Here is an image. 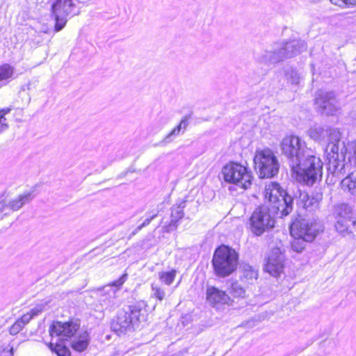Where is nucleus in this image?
Instances as JSON below:
<instances>
[{"mask_svg":"<svg viewBox=\"0 0 356 356\" xmlns=\"http://www.w3.org/2000/svg\"><path fill=\"white\" fill-rule=\"evenodd\" d=\"M264 196L267 202L256 208L249 220L250 229L256 236L271 229L275 225V216L283 218L293 209V197L276 182L266 186Z\"/></svg>","mask_w":356,"mask_h":356,"instance_id":"nucleus-1","label":"nucleus"},{"mask_svg":"<svg viewBox=\"0 0 356 356\" xmlns=\"http://www.w3.org/2000/svg\"><path fill=\"white\" fill-rule=\"evenodd\" d=\"M292 172L299 182L312 186L322 176L323 163L311 154L306 143L296 136H286L280 144Z\"/></svg>","mask_w":356,"mask_h":356,"instance_id":"nucleus-2","label":"nucleus"},{"mask_svg":"<svg viewBox=\"0 0 356 356\" xmlns=\"http://www.w3.org/2000/svg\"><path fill=\"white\" fill-rule=\"evenodd\" d=\"M306 49V43L301 40L276 42L270 49L257 54L255 58L257 62L269 65L296 56Z\"/></svg>","mask_w":356,"mask_h":356,"instance_id":"nucleus-3","label":"nucleus"},{"mask_svg":"<svg viewBox=\"0 0 356 356\" xmlns=\"http://www.w3.org/2000/svg\"><path fill=\"white\" fill-rule=\"evenodd\" d=\"M145 307L141 301L130 305L128 311H120L112 321V330L118 334L134 330L145 320Z\"/></svg>","mask_w":356,"mask_h":356,"instance_id":"nucleus-4","label":"nucleus"},{"mask_svg":"<svg viewBox=\"0 0 356 356\" xmlns=\"http://www.w3.org/2000/svg\"><path fill=\"white\" fill-rule=\"evenodd\" d=\"M214 274L218 277H226L237 268L238 254L227 245H222L216 249L212 259Z\"/></svg>","mask_w":356,"mask_h":356,"instance_id":"nucleus-5","label":"nucleus"},{"mask_svg":"<svg viewBox=\"0 0 356 356\" xmlns=\"http://www.w3.org/2000/svg\"><path fill=\"white\" fill-rule=\"evenodd\" d=\"M254 163L255 170L261 178L273 177L279 172V161L270 149L257 151Z\"/></svg>","mask_w":356,"mask_h":356,"instance_id":"nucleus-6","label":"nucleus"},{"mask_svg":"<svg viewBox=\"0 0 356 356\" xmlns=\"http://www.w3.org/2000/svg\"><path fill=\"white\" fill-rule=\"evenodd\" d=\"M74 0H51V13L55 19V31H61L71 17L79 13Z\"/></svg>","mask_w":356,"mask_h":356,"instance_id":"nucleus-7","label":"nucleus"},{"mask_svg":"<svg viewBox=\"0 0 356 356\" xmlns=\"http://www.w3.org/2000/svg\"><path fill=\"white\" fill-rule=\"evenodd\" d=\"M225 181L232 183L242 188L247 189L252 184V177L243 165L232 163L222 168Z\"/></svg>","mask_w":356,"mask_h":356,"instance_id":"nucleus-8","label":"nucleus"},{"mask_svg":"<svg viewBox=\"0 0 356 356\" xmlns=\"http://www.w3.org/2000/svg\"><path fill=\"white\" fill-rule=\"evenodd\" d=\"M323 230L321 222L316 219H302L293 222L290 226L291 236L302 237L312 242Z\"/></svg>","mask_w":356,"mask_h":356,"instance_id":"nucleus-9","label":"nucleus"},{"mask_svg":"<svg viewBox=\"0 0 356 356\" xmlns=\"http://www.w3.org/2000/svg\"><path fill=\"white\" fill-rule=\"evenodd\" d=\"M334 216L336 218V230L346 236L356 230V218L353 216L350 207L346 204L335 207Z\"/></svg>","mask_w":356,"mask_h":356,"instance_id":"nucleus-10","label":"nucleus"},{"mask_svg":"<svg viewBox=\"0 0 356 356\" xmlns=\"http://www.w3.org/2000/svg\"><path fill=\"white\" fill-rule=\"evenodd\" d=\"M326 151L327 152V170L328 175L341 178L346 172V162L343 152L339 154V143H328Z\"/></svg>","mask_w":356,"mask_h":356,"instance_id":"nucleus-11","label":"nucleus"},{"mask_svg":"<svg viewBox=\"0 0 356 356\" xmlns=\"http://www.w3.org/2000/svg\"><path fill=\"white\" fill-rule=\"evenodd\" d=\"M296 204L299 209H302L307 213H313L320 209L323 200V193L315 191L309 195L305 191H298V195L296 196Z\"/></svg>","mask_w":356,"mask_h":356,"instance_id":"nucleus-12","label":"nucleus"},{"mask_svg":"<svg viewBox=\"0 0 356 356\" xmlns=\"http://www.w3.org/2000/svg\"><path fill=\"white\" fill-rule=\"evenodd\" d=\"M79 328V323L74 321H54L50 325L49 332L52 339L57 337L58 341H64L73 337Z\"/></svg>","mask_w":356,"mask_h":356,"instance_id":"nucleus-13","label":"nucleus"},{"mask_svg":"<svg viewBox=\"0 0 356 356\" xmlns=\"http://www.w3.org/2000/svg\"><path fill=\"white\" fill-rule=\"evenodd\" d=\"M318 110L325 115H334L337 111V101L334 92L318 91L315 99Z\"/></svg>","mask_w":356,"mask_h":356,"instance_id":"nucleus-14","label":"nucleus"},{"mask_svg":"<svg viewBox=\"0 0 356 356\" xmlns=\"http://www.w3.org/2000/svg\"><path fill=\"white\" fill-rule=\"evenodd\" d=\"M284 255L280 248H273L269 253L264 270L273 277H278L283 272Z\"/></svg>","mask_w":356,"mask_h":356,"instance_id":"nucleus-15","label":"nucleus"},{"mask_svg":"<svg viewBox=\"0 0 356 356\" xmlns=\"http://www.w3.org/2000/svg\"><path fill=\"white\" fill-rule=\"evenodd\" d=\"M207 300L213 307H218L221 305L229 304L231 298L225 291L215 286H209L207 289Z\"/></svg>","mask_w":356,"mask_h":356,"instance_id":"nucleus-16","label":"nucleus"},{"mask_svg":"<svg viewBox=\"0 0 356 356\" xmlns=\"http://www.w3.org/2000/svg\"><path fill=\"white\" fill-rule=\"evenodd\" d=\"M128 277L127 273H124L118 280L113 281L111 284L103 287L102 291L105 293H108V304H114V300L116 297V291L125 282Z\"/></svg>","mask_w":356,"mask_h":356,"instance_id":"nucleus-17","label":"nucleus"},{"mask_svg":"<svg viewBox=\"0 0 356 356\" xmlns=\"http://www.w3.org/2000/svg\"><path fill=\"white\" fill-rule=\"evenodd\" d=\"M241 273L240 279L244 284H252L258 278V270L248 264L242 265Z\"/></svg>","mask_w":356,"mask_h":356,"instance_id":"nucleus-18","label":"nucleus"},{"mask_svg":"<svg viewBox=\"0 0 356 356\" xmlns=\"http://www.w3.org/2000/svg\"><path fill=\"white\" fill-rule=\"evenodd\" d=\"M89 334L85 331L80 333L71 342V347L77 352H83L89 344Z\"/></svg>","mask_w":356,"mask_h":356,"instance_id":"nucleus-19","label":"nucleus"},{"mask_svg":"<svg viewBox=\"0 0 356 356\" xmlns=\"http://www.w3.org/2000/svg\"><path fill=\"white\" fill-rule=\"evenodd\" d=\"M188 116H184L179 124L175 127L164 138L163 141L165 143H170L172 141L174 138L178 136L180 134H183L186 130L188 126Z\"/></svg>","mask_w":356,"mask_h":356,"instance_id":"nucleus-20","label":"nucleus"},{"mask_svg":"<svg viewBox=\"0 0 356 356\" xmlns=\"http://www.w3.org/2000/svg\"><path fill=\"white\" fill-rule=\"evenodd\" d=\"M185 202H182L178 206L173 207L171 212V220L168 225V230L171 231L177 227V222L184 217V209Z\"/></svg>","mask_w":356,"mask_h":356,"instance_id":"nucleus-21","label":"nucleus"},{"mask_svg":"<svg viewBox=\"0 0 356 356\" xmlns=\"http://www.w3.org/2000/svg\"><path fill=\"white\" fill-rule=\"evenodd\" d=\"M32 199L33 195L31 193L20 195L17 198L8 202V209L13 211H17Z\"/></svg>","mask_w":356,"mask_h":356,"instance_id":"nucleus-22","label":"nucleus"},{"mask_svg":"<svg viewBox=\"0 0 356 356\" xmlns=\"http://www.w3.org/2000/svg\"><path fill=\"white\" fill-rule=\"evenodd\" d=\"M14 74V68L8 64L0 66V88L6 85Z\"/></svg>","mask_w":356,"mask_h":356,"instance_id":"nucleus-23","label":"nucleus"},{"mask_svg":"<svg viewBox=\"0 0 356 356\" xmlns=\"http://www.w3.org/2000/svg\"><path fill=\"white\" fill-rule=\"evenodd\" d=\"M341 188L347 189L350 193L356 194V171L352 172L346 177L342 179Z\"/></svg>","mask_w":356,"mask_h":356,"instance_id":"nucleus-24","label":"nucleus"},{"mask_svg":"<svg viewBox=\"0 0 356 356\" xmlns=\"http://www.w3.org/2000/svg\"><path fill=\"white\" fill-rule=\"evenodd\" d=\"M152 292L150 297L159 301H162L165 297V289L157 283H152L151 285Z\"/></svg>","mask_w":356,"mask_h":356,"instance_id":"nucleus-25","label":"nucleus"},{"mask_svg":"<svg viewBox=\"0 0 356 356\" xmlns=\"http://www.w3.org/2000/svg\"><path fill=\"white\" fill-rule=\"evenodd\" d=\"M230 293L235 298H245L246 291L245 289L238 282H234L229 288Z\"/></svg>","mask_w":356,"mask_h":356,"instance_id":"nucleus-26","label":"nucleus"},{"mask_svg":"<svg viewBox=\"0 0 356 356\" xmlns=\"http://www.w3.org/2000/svg\"><path fill=\"white\" fill-rule=\"evenodd\" d=\"M327 131L325 130L321 127H314L309 129V134L312 138L315 140H321L324 139L325 136V134H327Z\"/></svg>","mask_w":356,"mask_h":356,"instance_id":"nucleus-27","label":"nucleus"},{"mask_svg":"<svg viewBox=\"0 0 356 356\" xmlns=\"http://www.w3.org/2000/svg\"><path fill=\"white\" fill-rule=\"evenodd\" d=\"M292 236L294 238L291 242L292 249L297 252H301L305 249L306 243L308 241L305 240L302 237H299L297 236Z\"/></svg>","mask_w":356,"mask_h":356,"instance_id":"nucleus-28","label":"nucleus"},{"mask_svg":"<svg viewBox=\"0 0 356 356\" xmlns=\"http://www.w3.org/2000/svg\"><path fill=\"white\" fill-rule=\"evenodd\" d=\"M49 347L52 351L56 353L58 356H70V351L65 346L58 344L57 341L55 344L50 342Z\"/></svg>","mask_w":356,"mask_h":356,"instance_id":"nucleus-29","label":"nucleus"},{"mask_svg":"<svg viewBox=\"0 0 356 356\" xmlns=\"http://www.w3.org/2000/svg\"><path fill=\"white\" fill-rule=\"evenodd\" d=\"M177 272L175 270H172L168 272H161L159 273V279L166 285H170L175 280Z\"/></svg>","mask_w":356,"mask_h":356,"instance_id":"nucleus-30","label":"nucleus"},{"mask_svg":"<svg viewBox=\"0 0 356 356\" xmlns=\"http://www.w3.org/2000/svg\"><path fill=\"white\" fill-rule=\"evenodd\" d=\"M41 312L42 309L40 307H35L27 314H24L21 318L18 320L22 321V323L25 326V325H26L33 318V316H37Z\"/></svg>","mask_w":356,"mask_h":356,"instance_id":"nucleus-31","label":"nucleus"},{"mask_svg":"<svg viewBox=\"0 0 356 356\" xmlns=\"http://www.w3.org/2000/svg\"><path fill=\"white\" fill-rule=\"evenodd\" d=\"M287 81L291 84L297 85L300 81V76L298 72L293 69H289L285 72Z\"/></svg>","mask_w":356,"mask_h":356,"instance_id":"nucleus-32","label":"nucleus"},{"mask_svg":"<svg viewBox=\"0 0 356 356\" xmlns=\"http://www.w3.org/2000/svg\"><path fill=\"white\" fill-rule=\"evenodd\" d=\"M325 136H328L329 143H339L341 138V133L337 129H330L327 130Z\"/></svg>","mask_w":356,"mask_h":356,"instance_id":"nucleus-33","label":"nucleus"},{"mask_svg":"<svg viewBox=\"0 0 356 356\" xmlns=\"http://www.w3.org/2000/svg\"><path fill=\"white\" fill-rule=\"evenodd\" d=\"M157 216V213H154L153 214L152 216H151L150 217L146 218L144 222L138 225L129 235V238H131L133 236L136 235L140 230H141L143 227H146L147 225H148L150 222Z\"/></svg>","mask_w":356,"mask_h":356,"instance_id":"nucleus-34","label":"nucleus"},{"mask_svg":"<svg viewBox=\"0 0 356 356\" xmlns=\"http://www.w3.org/2000/svg\"><path fill=\"white\" fill-rule=\"evenodd\" d=\"M24 327L22 321L17 320L10 328V333L13 335L17 334Z\"/></svg>","mask_w":356,"mask_h":356,"instance_id":"nucleus-35","label":"nucleus"},{"mask_svg":"<svg viewBox=\"0 0 356 356\" xmlns=\"http://www.w3.org/2000/svg\"><path fill=\"white\" fill-rule=\"evenodd\" d=\"M8 127L6 118L3 115H0V132L6 131Z\"/></svg>","mask_w":356,"mask_h":356,"instance_id":"nucleus-36","label":"nucleus"},{"mask_svg":"<svg viewBox=\"0 0 356 356\" xmlns=\"http://www.w3.org/2000/svg\"><path fill=\"white\" fill-rule=\"evenodd\" d=\"M8 202L3 195L0 196V212L8 209Z\"/></svg>","mask_w":356,"mask_h":356,"instance_id":"nucleus-37","label":"nucleus"},{"mask_svg":"<svg viewBox=\"0 0 356 356\" xmlns=\"http://www.w3.org/2000/svg\"><path fill=\"white\" fill-rule=\"evenodd\" d=\"M330 2L340 8H346V0H330Z\"/></svg>","mask_w":356,"mask_h":356,"instance_id":"nucleus-38","label":"nucleus"},{"mask_svg":"<svg viewBox=\"0 0 356 356\" xmlns=\"http://www.w3.org/2000/svg\"><path fill=\"white\" fill-rule=\"evenodd\" d=\"M353 151V153L352 159H353V161L354 162V163L356 165V141L354 143Z\"/></svg>","mask_w":356,"mask_h":356,"instance_id":"nucleus-39","label":"nucleus"},{"mask_svg":"<svg viewBox=\"0 0 356 356\" xmlns=\"http://www.w3.org/2000/svg\"><path fill=\"white\" fill-rule=\"evenodd\" d=\"M346 7L356 5V0H346Z\"/></svg>","mask_w":356,"mask_h":356,"instance_id":"nucleus-40","label":"nucleus"},{"mask_svg":"<svg viewBox=\"0 0 356 356\" xmlns=\"http://www.w3.org/2000/svg\"><path fill=\"white\" fill-rule=\"evenodd\" d=\"M10 111V108H4L0 111V115H3V116L8 113Z\"/></svg>","mask_w":356,"mask_h":356,"instance_id":"nucleus-41","label":"nucleus"},{"mask_svg":"<svg viewBox=\"0 0 356 356\" xmlns=\"http://www.w3.org/2000/svg\"><path fill=\"white\" fill-rule=\"evenodd\" d=\"M101 300L104 303V305H106V296L105 294H103L102 296V299Z\"/></svg>","mask_w":356,"mask_h":356,"instance_id":"nucleus-42","label":"nucleus"},{"mask_svg":"<svg viewBox=\"0 0 356 356\" xmlns=\"http://www.w3.org/2000/svg\"><path fill=\"white\" fill-rule=\"evenodd\" d=\"M13 348H11V349H10V356H13Z\"/></svg>","mask_w":356,"mask_h":356,"instance_id":"nucleus-43","label":"nucleus"},{"mask_svg":"<svg viewBox=\"0 0 356 356\" xmlns=\"http://www.w3.org/2000/svg\"><path fill=\"white\" fill-rule=\"evenodd\" d=\"M183 353H188V348H185L183 350Z\"/></svg>","mask_w":356,"mask_h":356,"instance_id":"nucleus-44","label":"nucleus"}]
</instances>
